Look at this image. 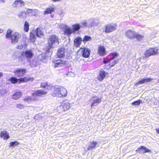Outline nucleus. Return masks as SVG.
<instances>
[{
	"mask_svg": "<svg viewBox=\"0 0 159 159\" xmlns=\"http://www.w3.org/2000/svg\"><path fill=\"white\" fill-rule=\"evenodd\" d=\"M26 72V70L23 68L17 69L13 71L15 75L18 77L23 76Z\"/></svg>",
	"mask_w": 159,
	"mask_h": 159,
	"instance_id": "obj_12",
	"label": "nucleus"
},
{
	"mask_svg": "<svg viewBox=\"0 0 159 159\" xmlns=\"http://www.w3.org/2000/svg\"><path fill=\"white\" fill-rule=\"evenodd\" d=\"M134 38H136V39L139 41H140L143 38V36L138 34L137 33H135L134 35Z\"/></svg>",
	"mask_w": 159,
	"mask_h": 159,
	"instance_id": "obj_36",
	"label": "nucleus"
},
{
	"mask_svg": "<svg viewBox=\"0 0 159 159\" xmlns=\"http://www.w3.org/2000/svg\"><path fill=\"white\" fill-rule=\"evenodd\" d=\"M47 93L46 91L42 89H38L34 92L32 94L33 97H43L45 96Z\"/></svg>",
	"mask_w": 159,
	"mask_h": 159,
	"instance_id": "obj_9",
	"label": "nucleus"
},
{
	"mask_svg": "<svg viewBox=\"0 0 159 159\" xmlns=\"http://www.w3.org/2000/svg\"><path fill=\"white\" fill-rule=\"evenodd\" d=\"M92 40L91 37L89 36L85 35L84 36V38L82 40L84 43H85L86 42L90 41Z\"/></svg>",
	"mask_w": 159,
	"mask_h": 159,
	"instance_id": "obj_35",
	"label": "nucleus"
},
{
	"mask_svg": "<svg viewBox=\"0 0 159 159\" xmlns=\"http://www.w3.org/2000/svg\"><path fill=\"white\" fill-rule=\"evenodd\" d=\"M107 74V73L104 71H100L99 72V75L97 77L98 80L100 81H102L106 77Z\"/></svg>",
	"mask_w": 159,
	"mask_h": 159,
	"instance_id": "obj_19",
	"label": "nucleus"
},
{
	"mask_svg": "<svg viewBox=\"0 0 159 159\" xmlns=\"http://www.w3.org/2000/svg\"><path fill=\"white\" fill-rule=\"evenodd\" d=\"M30 24L27 21H25L23 27V30L25 32H28L29 30Z\"/></svg>",
	"mask_w": 159,
	"mask_h": 159,
	"instance_id": "obj_29",
	"label": "nucleus"
},
{
	"mask_svg": "<svg viewBox=\"0 0 159 159\" xmlns=\"http://www.w3.org/2000/svg\"><path fill=\"white\" fill-rule=\"evenodd\" d=\"M19 79H17V78L14 77H11L9 79V80L10 81L11 83L13 84H16L18 82L19 83Z\"/></svg>",
	"mask_w": 159,
	"mask_h": 159,
	"instance_id": "obj_33",
	"label": "nucleus"
},
{
	"mask_svg": "<svg viewBox=\"0 0 159 159\" xmlns=\"http://www.w3.org/2000/svg\"><path fill=\"white\" fill-rule=\"evenodd\" d=\"M135 33L134 31L131 30H129L125 32L126 36L130 39L134 38V35Z\"/></svg>",
	"mask_w": 159,
	"mask_h": 159,
	"instance_id": "obj_21",
	"label": "nucleus"
},
{
	"mask_svg": "<svg viewBox=\"0 0 159 159\" xmlns=\"http://www.w3.org/2000/svg\"><path fill=\"white\" fill-rule=\"evenodd\" d=\"M159 52V49L157 47L149 48L145 51L144 57L147 58L152 56L158 54Z\"/></svg>",
	"mask_w": 159,
	"mask_h": 159,
	"instance_id": "obj_5",
	"label": "nucleus"
},
{
	"mask_svg": "<svg viewBox=\"0 0 159 159\" xmlns=\"http://www.w3.org/2000/svg\"><path fill=\"white\" fill-rule=\"evenodd\" d=\"M27 12L31 16H37L39 14V11L38 10L29 9L27 10Z\"/></svg>",
	"mask_w": 159,
	"mask_h": 159,
	"instance_id": "obj_16",
	"label": "nucleus"
},
{
	"mask_svg": "<svg viewBox=\"0 0 159 159\" xmlns=\"http://www.w3.org/2000/svg\"><path fill=\"white\" fill-rule=\"evenodd\" d=\"M72 27V30L73 33H75V31H77L79 30L81 27V26L79 24L77 23L73 25Z\"/></svg>",
	"mask_w": 159,
	"mask_h": 159,
	"instance_id": "obj_28",
	"label": "nucleus"
},
{
	"mask_svg": "<svg viewBox=\"0 0 159 159\" xmlns=\"http://www.w3.org/2000/svg\"><path fill=\"white\" fill-rule=\"evenodd\" d=\"M22 93L21 92H16L12 96V98L14 100H17L22 96Z\"/></svg>",
	"mask_w": 159,
	"mask_h": 159,
	"instance_id": "obj_25",
	"label": "nucleus"
},
{
	"mask_svg": "<svg viewBox=\"0 0 159 159\" xmlns=\"http://www.w3.org/2000/svg\"><path fill=\"white\" fill-rule=\"evenodd\" d=\"M22 48V46L21 45H18L17 47V48L18 49H21Z\"/></svg>",
	"mask_w": 159,
	"mask_h": 159,
	"instance_id": "obj_41",
	"label": "nucleus"
},
{
	"mask_svg": "<svg viewBox=\"0 0 159 159\" xmlns=\"http://www.w3.org/2000/svg\"><path fill=\"white\" fill-rule=\"evenodd\" d=\"M64 34L67 35H69L74 33L70 27H66L64 30Z\"/></svg>",
	"mask_w": 159,
	"mask_h": 159,
	"instance_id": "obj_27",
	"label": "nucleus"
},
{
	"mask_svg": "<svg viewBox=\"0 0 159 159\" xmlns=\"http://www.w3.org/2000/svg\"><path fill=\"white\" fill-rule=\"evenodd\" d=\"M29 39L31 42H34L36 40V37L35 34L33 32L30 33Z\"/></svg>",
	"mask_w": 159,
	"mask_h": 159,
	"instance_id": "obj_31",
	"label": "nucleus"
},
{
	"mask_svg": "<svg viewBox=\"0 0 159 159\" xmlns=\"http://www.w3.org/2000/svg\"><path fill=\"white\" fill-rule=\"evenodd\" d=\"M36 34L37 36L41 38L44 36V34L42 31V28L41 27H38L36 29Z\"/></svg>",
	"mask_w": 159,
	"mask_h": 159,
	"instance_id": "obj_24",
	"label": "nucleus"
},
{
	"mask_svg": "<svg viewBox=\"0 0 159 159\" xmlns=\"http://www.w3.org/2000/svg\"><path fill=\"white\" fill-rule=\"evenodd\" d=\"M34 56V53L31 50H28L21 52L20 56L18 57V60L23 61L26 59L28 60H30Z\"/></svg>",
	"mask_w": 159,
	"mask_h": 159,
	"instance_id": "obj_4",
	"label": "nucleus"
},
{
	"mask_svg": "<svg viewBox=\"0 0 159 159\" xmlns=\"http://www.w3.org/2000/svg\"><path fill=\"white\" fill-rule=\"evenodd\" d=\"M116 24H107L105 26L104 32L106 33H111L116 29Z\"/></svg>",
	"mask_w": 159,
	"mask_h": 159,
	"instance_id": "obj_8",
	"label": "nucleus"
},
{
	"mask_svg": "<svg viewBox=\"0 0 159 159\" xmlns=\"http://www.w3.org/2000/svg\"><path fill=\"white\" fill-rule=\"evenodd\" d=\"M3 30L2 29H0V33H3Z\"/></svg>",
	"mask_w": 159,
	"mask_h": 159,
	"instance_id": "obj_43",
	"label": "nucleus"
},
{
	"mask_svg": "<svg viewBox=\"0 0 159 159\" xmlns=\"http://www.w3.org/2000/svg\"><path fill=\"white\" fill-rule=\"evenodd\" d=\"M19 83H25L29 81H33L34 80L33 77H25L23 78H21L19 79Z\"/></svg>",
	"mask_w": 159,
	"mask_h": 159,
	"instance_id": "obj_18",
	"label": "nucleus"
},
{
	"mask_svg": "<svg viewBox=\"0 0 159 159\" xmlns=\"http://www.w3.org/2000/svg\"><path fill=\"white\" fill-rule=\"evenodd\" d=\"M67 94V91L64 87L58 86L54 87L51 94L53 97L63 98L66 96Z\"/></svg>",
	"mask_w": 159,
	"mask_h": 159,
	"instance_id": "obj_2",
	"label": "nucleus"
},
{
	"mask_svg": "<svg viewBox=\"0 0 159 159\" xmlns=\"http://www.w3.org/2000/svg\"><path fill=\"white\" fill-rule=\"evenodd\" d=\"M54 10L55 8L53 7L47 8L45 11L44 12V15L51 14L52 12L54 11Z\"/></svg>",
	"mask_w": 159,
	"mask_h": 159,
	"instance_id": "obj_26",
	"label": "nucleus"
},
{
	"mask_svg": "<svg viewBox=\"0 0 159 159\" xmlns=\"http://www.w3.org/2000/svg\"><path fill=\"white\" fill-rule=\"evenodd\" d=\"M32 100V98L31 97L29 96L23 99V100L25 102H28Z\"/></svg>",
	"mask_w": 159,
	"mask_h": 159,
	"instance_id": "obj_40",
	"label": "nucleus"
},
{
	"mask_svg": "<svg viewBox=\"0 0 159 159\" xmlns=\"http://www.w3.org/2000/svg\"><path fill=\"white\" fill-rule=\"evenodd\" d=\"M57 56L60 58H63L65 56V49L64 48H59L57 52Z\"/></svg>",
	"mask_w": 159,
	"mask_h": 159,
	"instance_id": "obj_14",
	"label": "nucleus"
},
{
	"mask_svg": "<svg viewBox=\"0 0 159 159\" xmlns=\"http://www.w3.org/2000/svg\"><path fill=\"white\" fill-rule=\"evenodd\" d=\"M61 106L65 111L69 110L71 107L70 104L66 101L63 102Z\"/></svg>",
	"mask_w": 159,
	"mask_h": 159,
	"instance_id": "obj_17",
	"label": "nucleus"
},
{
	"mask_svg": "<svg viewBox=\"0 0 159 159\" xmlns=\"http://www.w3.org/2000/svg\"><path fill=\"white\" fill-rule=\"evenodd\" d=\"M156 132L157 133L159 134V128H157L156 129Z\"/></svg>",
	"mask_w": 159,
	"mask_h": 159,
	"instance_id": "obj_42",
	"label": "nucleus"
},
{
	"mask_svg": "<svg viewBox=\"0 0 159 159\" xmlns=\"http://www.w3.org/2000/svg\"><path fill=\"white\" fill-rule=\"evenodd\" d=\"M136 152L139 153H145L147 152H151V151L144 146H141L138 148L136 150Z\"/></svg>",
	"mask_w": 159,
	"mask_h": 159,
	"instance_id": "obj_13",
	"label": "nucleus"
},
{
	"mask_svg": "<svg viewBox=\"0 0 159 159\" xmlns=\"http://www.w3.org/2000/svg\"><path fill=\"white\" fill-rule=\"evenodd\" d=\"M41 87L42 88H45V86H42Z\"/></svg>",
	"mask_w": 159,
	"mask_h": 159,
	"instance_id": "obj_44",
	"label": "nucleus"
},
{
	"mask_svg": "<svg viewBox=\"0 0 159 159\" xmlns=\"http://www.w3.org/2000/svg\"><path fill=\"white\" fill-rule=\"evenodd\" d=\"M0 137L4 140H7L10 137L9 133L6 130H3L1 132Z\"/></svg>",
	"mask_w": 159,
	"mask_h": 159,
	"instance_id": "obj_22",
	"label": "nucleus"
},
{
	"mask_svg": "<svg viewBox=\"0 0 159 159\" xmlns=\"http://www.w3.org/2000/svg\"><path fill=\"white\" fill-rule=\"evenodd\" d=\"M12 32L10 29H8L6 34V37L7 38H10L11 39V43L13 44H15L19 41L21 35L20 33L17 32H15L12 34Z\"/></svg>",
	"mask_w": 159,
	"mask_h": 159,
	"instance_id": "obj_3",
	"label": "nucleus"
},
{
	"mask_svg": "<svg viewBox=\"0 0 159 159\" xmlns=\"http://www.w3.org/2000/svg\"><path fill=\"white\" fill-rule=\"evenodd\" d=\"M108 56L112 57L109 58L105 57L103 59V63L105 65L104 66V69L108 70L112 67H113L117 63L118 60L114 59L116 57L119 56L117 52L111 53Z\"/></svg>",
	"mask_w": 159,
	"mask_h": 159,
	"instance_id": "obj_1",
	"label": "nucleus"
},
{
	"mask_svg": "<svg viewBox=\"0 0 159 159\" xmlns=\"http://www.w3.org/2000/svg\"><path fill=\"white\" fill-rule=\"evenodd\" d=\"M83 41L82 38L80 37H76L74 40V44L76 48L79 47Z\"/></svg>",
	"mask_w": 159,
	"mask_h": 159,
	"instance_id": "obj_15",
	"label": "nucleus"
},
{
	"mask_svg": "<svg viewBox=\"0 0 159 159\" xmlns=\"http://www.w3.org/2000/svg\"><path fill=\"white\" fill-rule=\"evenodd\" d=\"M25 3L22 0H16L13 2V5L14 7H16L21 6H24Z\"/></svg>",
	"mask_w": 159,
	"mask_h": 159,
	"instance_id": "obj_23",
	"label": "nucleus"
},
{
	"mask_svg": "<svg viewBox=\"0 0 159 159\" xmlns=\"http://www.w3.org/2000/svg\"><path fill=\"white\" fill-rule=\"evenodd\" d=\"M90 145L89 146L88 150H90L96 147L97 143L96 141H92L90 143Z\"/></svg>",
	"mask_w": 159,
	"mask_h": 159,
	"instance_id": "obj_32",
	"label": "nucleus"
},
{
	"mask_svg": "<svg viewBox=\"0 0 159 159\" xmlns=\"http://www.w3.org/2000/svg\"><path fill=\"white\" fill-rule=\"evenodd\" d=\"M102 101L101 99L100 98H97L94 100L91 104V107L93 106H97Z\"/></svg>",
	"mask_w": 159,
	"mask_h": 159,
	"instance_id": "obj_30",
	"label": "nucleus"
},
{
	"mask_svg": "<svg viewBox=\"0 0 159 159\" xmlns=\"http://www.w3.org/2000/svg\"><path fill=\"white\" fill-rule=\"evenodd\" d=\"M19 144V143L16 141H15L10 143L9 146L10 147H11L16 146Z\"/></svg>",
	"mask_w": 159,
	"mask_h": 159,
	"instance_id": "obj_38",
	"label": "nucleus"
},
{
	"mask_svg": "<svg viewBox=\"0 0 159 159\" xmlns=\"http://www.w3.org/2000/svg\"><path fill=\"white\" fill-rule=\"evenodd\" d=\"M153 80L152 78H143L140 80H139L138 82L135 84V85H137L139 84H142L145 83H147L151 82Z\"/></svg>",
	"mask_w": 159,
	"mask_h": 159,
	"instance_id": "obj_20",
	"label": "nucleus"
},
{
	"mask_svg": "<svg viewBox=\"0 0 159 159\" xmlns=\"http://www.w3.org/2000/svg\"><path fill=\"white\" fill-rule=\"evenodd\" d=\"M80 52L82 56L84 58H87L89 57L91 51L88 48L81 47L78 50Z\"/></svg>",
	"mask_w": 159,
	"mask_h": 159,
	"instance_id": "obj_7",
	"label": "nucleus"
},
{
	"mask_svg": "<svg viewBox=\"0 0 159 159\" xmlns=\"http://www.w3.org/2000/svg\"><path fill=\"white\" fill-rule=\"evenodd\" d=\"M48 50L51 48H53V45L54 44L57 43L59 44V39L58 36L54 34L51 35L48 39Z\"/></svg>",
	"mask_w": 159,
	"mask_h": 159,
	"instance_id": "obj_6",
	"label": "nucleus"
},
{
	"mask_svg": "<svg viewBox=\"0 0 159 159\" xmlns=\"http://www.w3.org/2000/svg\"><path fill=\"white\" fill-rule=\"evenodd\" d=\"M107 52L105 47L101 45H99L97 49V54L100 56H103L107 55Z\"/></svg>",
	"mask_w": 159,
	"mask_h": 159,
	"instance_id": "obj_11",
	"label": "nucleus"
},
{
	"mask_svg": "<svg viewBox=\"0 0 159 159\" xmlns=\"http://www.w3.org/2000/svg\"><path fill=\"white\" fill-rule=\"evenodd\" d=\"M16 107L17 108L20 109H21L24 107V106L21 104H17L16 105Z\"/></svg>",
	"mask_w": 159,
	"mask_h": 159,
	"instance_id": "obj_39",
	"label": "nucleus"
},
{
	"mask_svg": "<svg viewBox=\"0 0 159 159\" xmlns=\"http://www.w3.org/2000/svg\"><path fill=\"white\" fill-rule=\"evenodd\" d=\"M52 62L54 63V68L61 67L66 64V61H65L60 59H54L53 60Z\"/></svg>",
	"mask_w": 159,
	"mask_h": 159,
	"instance_id": "obj_10",
	"label": "nucleus"
},
{
	"mask_svg": "<svg viewBox=\"0 0 159 159\" xmlns=\"http://www.w3.org/2000/svg\"><path fill=\"white\" fill-rule=\"evenodd\" d=\"M141 102V100L138 99L134 102H133L131 104L133 106H139L140 105Z\"/></svg>",
	"mask_w": 159,
	"mask_h": 159,
	"instance_id": "obj_37",
	"label": "nucleus"
},
{
	"mask_svg": "<svg viewBox=\"0 0 159 159\" xmlns=\"http://www.w3.org/2000/svg\"><path fill=\"white\" fill-rule=\"evenodd\" d=\"M26 15L27 14L26 12L22 11L20 13L18 16L20 18L25 19L26 17Z\"/></svg>",
	"mask_w": 159,
	"mask_h": 159,
	"instance_id": "obj_34",
	"label": "nucleus"
}]
</instances>
